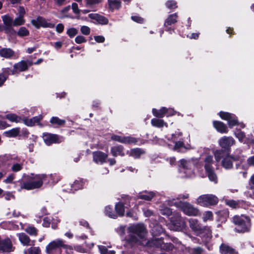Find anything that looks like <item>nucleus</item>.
<instances>
[{
  "mask_svg": "<svg viewBox=\"0 0 254 254\" xmlns=\"http://www.w3.org/2000/svg\"><path fill=\"white\" fill-rule=\"evenodd\" d=\"M127 230L129 235L127 241L131 246L135 245L153 246L166 251L172 250L174 248L171 243H164L161 238H154L151 241H147L145 238L146 231L143 224H138L131 225L128 227Z\"/></svg>",
  "mask_w": 254,
  "mask_h": 254,
  "instance_id": "nucleus-1",
  "label": "nucleus"
},
{
  "mask_svg": "<svg viewBox=\"0 0 254 254\" xmlns=\"http://www.w3.org/2000/svg\"><path fill=\"white\" fill-rule=\"evenodd\" d=\"M189 194H180L177 199L173 198L169 200L167 204L169 205H175L180 208L186 215L189 216H196L199 213L198 210L187 202L180 200L181 199H187L189 197Z\"/></svg>",
  "mask_w": 254,
  "mask_h": 254,
  "instance_id": "nucleus-2",
  "label": "nucleus"
},
{
  "mask_svg": "<svg viewBox=\"0 0 254 254\" xmlns=\"http://www.w3.org/2000/svg\"><path fill=\"white\" fill-rule=\"evenodd\" d=\"M47 178L45 174H31L26 177V181L21 183L20 188L28 190L39 188L47 181Z\"/></svg>",
  "mask_w": 254,
  "mask_h": 254,
  "instance_id": "nucleus-3",
  "label": "nucleus"
},
{
  "mask_svg": "<svg viewBox=\"0 0 254 254\" xmlns=\"http://www.w3.org/2000/svg\"><path fill=\"white\" fill-rule=\"evenodd\" d=\"M218 143L222 149L216 150L214 152L215 160L218 162L224 157L225 153H229L230 148L235 144V141L231 136H223L219 139Z\"/></svg>",
  "mask_w": 254,
  "mask_h": 254,
  "instance_id": "nucleus-4",
  "label": "nucleus"
},
{
  "mask_svg": "<svg viewBox=\"0 0 254 254\" xmlns=\"http://www.w3.org/2000/svg\"><path fill=\"white\" fill-rule=\"evenodd\" d=\"M233 222L237 226L235 231L239 233L249 232L251 228L250 218L245 215H235L233 217Z\"/></svg>",
  "mask_w": 254,
  "mask_h": 254,
  "instance_id": "nucleus-5",
  "label": "nucleus"
},
{
  "mask_svg": "<svg viewBox=\"0 0 254 254\" xmlns=\"http://www.w3.org/2000/svg\"><path fill=\"white\" fill-rule=\"evenodd\" d=\"M197 161L196 159L186 160L182 159L180 160L179 167L180 172L183 174L182 177H191L193 176V173L191 170V167Z\"/></svg>",
  "mask_w": 254,
  "mask_h": 254,
  "instance_id": "nucleus-6",
  "label": "nucleus"
},
{
  "mask_svg": "<svg viewBox=\"0 0 254 254\" xmlns=\"http://www.w3.org/2000/svg\"><path fill=\"white\" fill-rule=\"evenodd\" d=\"M185 222L180 214L176 213L173 215L169 224V228L173 231H179L185 227Z\"/></svg>",
  "mask_w": 254,
  "mask_h": 254,
  "instance_id": "nucleus-7",
  "label": "nucleus"
},
{
  "mask_svg": "<svg viewBox=\"0 0 254 254\" xmlns=\"http://www.w3.org/2000/svg\"><path fill=\"white\" fill-rule=\"evenodd\" d=\"M61 247L64 249L71 250V247L64 244L61 239H56L51 242L46 248L47 254H54V251Z\"/></svg>",
  "mask_w": 254,
  "mask_h": 254,
  "instance_id": "nucleus-8",
  "label": "nucleus"
},
{
  "mask_svg": "<svg viewBox=\"0 0 254 254\" xmlns=\"http://www.w3.org/2000/svg\"><path fill=\"white\" fill-rule=\"evenodd\" d=\"M218 202V197L213 194H204L197 199V203L201 206H209L216 204Z\"/></svg>",
  "mask_w": 254,
  "mask_h": 254,
  "instance_id": "nucleus-9",
  "label": "nucleus"
},
{
  "mask_svg": "<svg viewBox=\"0 0 254 254\" xmlns=\"http://www.w3.org/2000/svg\"><path fill=\"white\" fill-rule=\"evenodd\" d=\"M28 68V65L26 62L21 61L14 64L13 70H10L9 68H4L3 73L5 75L17 74L19 72L26 70Z\"/></svg>",
  "mask_w": 254,
  "mask_h": 254,
  "instance_id": "nucleus-10",
  "label": "nucleus"
},
{
  "mask_svg": "<svg viewBox=\"0 0 254 254\" xmlns=\"http://www.w3.org/2000/svg\"><path fill=\"white\" fill-rule=\"evenodd\" d=\"M31 23L38 29L41 27L50 28H53L55 27L54 24L49 22L48 20L41 16H38L36 19L31 20Z\"/></svg>",
  "mask_w": 254,
  "mask_h": 254,
  "instance_id": "nucleus-11",
  "label": "nucleus"
},
{
  "mask_svg": "<svg viewBox=\"0 0 254 254\" xmlns=\"http://www.w3.org/2000/svg\"><path fill=\"white\" fill-rule=\"evenodd\" d=\"M4 26L6 27L5 33L9 36L16 34V31L12 27L13 26V18L7 15L1 17Z\"/></svg>",
  "mask_w": 254,
  "mask_h": 254,
  "instance_id": "nucleus-12",
  "label": "nucleus"
},
{
  "mask_svg": "<svg viewBox=\"0 0 254 254\" xmlns=\"http://www.w3.org/2000/svg\"><path fill=\"white\" fill-rule=\"evenodd\" d=\"M219 116L222 119L228 121V125L231 128L238 124L236 117L234 114H231L228 112H220Z\"/></svg>",
  "mask_w": 254,
  "mask_h": 254,
  "instance_id": "nucleus-13",
  "label": "nucleus"
},
{
  "mask_svg": "<svg viewBox=\"0 0 254 254\" xmlns=\"http://www.w3.org/2000/svg\"><path fill=\"white\" fill-rule=\"evenodd\" d=\"M111 139L113 140L126 143V144H135L137 142V139L132 136H124L114 135L112 136Z\"/></svg>",
  "mask_w": 254,
  "mask_h": 254,
  "instance_id": "nucleus-14",
  "label": "nucleus"
},
{
  "mask_svg": "<svg viewBox=\"0 0 254 254\" xmlns=\"http://www.w3.org/2000/svg\"><path fill=\"white\" fill-rule=\"evenodd\" d=\"M229 153H225L226 156L222 161V165L226 169H230L233 167V161L238 160L240 157L238 156H232L229 155Z\"/></svg>",
  "mask_w": 254,
  "mask_h": 254,
  "instance_id": "nucleus-15",
  "label": "nucleus"
},
{
  "mask_svg": "<svg viewBox=\"0 0 254 254\" xmlns=\"http://www.w3.org/2000/svg\"><path fill=\"white\" fill-rule=\"evenodd\" d=\"M14 247L10 239L6 238L3 240L0 239V252H8L13 251Z\"/></svg>",
  "mask_w": 254,
  "mask_h": 254,
  "instance_id": "nucleus-16",
  "label": "nucleus"
},
{
  "mask_svg": "<svg viewBox=\"0 0 254 254\" xmlns=\"http://www.w3.org/2000/svg\"><path fill=\"white\" fill-rule=\"evenodd\" d=\"M43 138L45 143L48 145L60 142L59 136L56 134L48 133H44Z\"/></svg>",
  "mask_w": 254,
  "mask_h": 254,
  "instance_id": "nucleus-17",
  "label": "nucleus"
},
{
  "mask_svg": "<svg viewBox=\"0 0 254 254\" xmlns=\"http://www.w3.org/2000/svg\"><path fill=\"white\" fill-rule=\"evenodd\" d=\"M108 155L101 151H95L93 153V160L97 164H103L106 161Z\"/></svg>",
  "mask_w": 254,
  "mask_h": 254,
  "instance_id": "nucleus-18",
  "label": "nucleus"
},
{
  "mask_svg": "<svg viewBox=\"0 0 254 254\" xmlns=\"http://www.w3.org/2000/svg\"><path fill=\"white\" fill-rule=\"evenodd\" d=\"M189 224L191 229L196 233H200L201 234L205 229L195 219H190L189 220Z\"/></svg>",
  "mask_w": 254,
  "mask_h": 254,
  "instance_id": "nucleus-19",
  "label": "nucleus"
},
{
  "mask_svg": "<svg viewBox=\"0 0 254 254\" xmlns=\"http://www.w3.org/2000/svg\"><path fill=\"white\" fill-rule=\"evenodd\" d=\"M18 239L20 243L24 246H33L34 241H31L29 237L25 233H21L17 234Z\"/></svg>",
  "mask_w": 254,
  "mask_h": 254,
  "instance_id": "nucleus-20",
  "label": "nucleus"
},
{
  "mask_svg": "<svg viewBox=\"0 0 254 254\" xmlns=\"http://www.w3.org/2000/svg\"><path fill=\"white\" fill-rule=\"evenodd\" d=\"M88 17L95 20L97 23L101 24H106L108 22L107 18L97 13H90L88 15Z\"/></svg>",
  "mask_w": 254,
  "mask_h": 254,
  "instance_id": "nucleus-21",
  "label": "nucleus"
},
{
  "mask_svg": "<svg viewBox=\"0 0 254 254\" xmlns=\"http://www.w3.org/2000/svg\"><path fill=\"white\" fill-rule=\"evenodd\" d=\"M128 206V204L126 203L124 204L122 202H119L117 203L115 205V210L116 211V213L117 214V216H124L125 211V208H127Z\"/></svg>",
  "mask_w": 254,
  "mask_h": 254,
  "instance_id": "nucleus-22",
  "label": "nucleus"
},
{
  "mask_svg": "<svg viewBox=\"0 0 254 254\" xmlns=\"http://www.w3.org/2000/svg\"><path fill=\"white\" fill-rule=\"evenodd\" d=\"M221 254H239L233 248L226 244H222L220 247Z\"/></svg>",
  "mask_w": 254,
  "mask_h": 254,
  "instance_id": "nucleus-23",
  "label": "nucleus"
},
{
  "mask_svg": "<svg viewBox=\"0 0 254 254\" xmlns=\"http://www.w3.org/2000/svg\"><path fill=\"white\" fill-rule=\"evenodd\" d=\"M42 119V117L41 116H38L34 117L31 119H25L23 120V122L26 126H33L36 124H38Z\"/></svg>",
  "mask_w": 254,
  "mask_h": 254,
  "instance_id": "nucleus-24",
  "label": "nucleus"
},
{
  "mask_svg": "<svg viewBox=\"0 0 254 254\" xmlns=\"http://www.w3.org/2000/svg\"><path fill=\"white\" fill-rule=\"evenodd\" d=\"M213 126L216 130L221 133H226L228 132L227 126L221 122L214 121Z\"/></svg>",
  "mask_w": 254,
  "mask_h": 254,
  "instance_id": "nucleus-25",
  "label": "nucleus"
},
{
  "mask_svg": "<svg viewBox=\"0 0 254 254\" xmlns=\"http://www.w3.org/2000/svg\"><path fill=\"white\" fill-rule=\"evenodd\" d=\"M155 193L153 191H145L139 193L137 195V198L149 201L152 199V198L155 196Z\"/></svg>",
  "mask_w": 254,
  "mask_h": 254,
  "instance_id": "nucleus-26",
  "label": "nucleus"
},
{
  "mask_svg": "<svg viewBox=\"0 0 254 254\" xmlns=\"http://www.w3.org/2000/svg\"><path fill=\"white\" fill-rule=\"evenodd\" d=\"M14 55V52L10 48H2L0 50V56L1 57L9 59Z\"/></svg>",
  "mask_w": 254,
  "mask_h": 254,
  "instance_id": "nucleus-27",
  "label": "nucleus"
},
{
  "mask_svg": "<svg viewBox=\"0 0 254 254\" xmlns=\"http://www.w3.org/2000/svg\"><path fill=\"white\" fill-rule=\"evenodd\" d=\"M129 156L134 158H139L141 155L144 154V151L140 148H134L128 151L127 153Z\"/></svg>",
  "mask_w": 254,
  "mask_h": 254,
  "instance_id": "nucleus-28",
  "label": "nucleus"
},
{
  "mask_svg": "<svg viewBox=\"0 0 254 254\" xmlns=\"http://www.w3.org/2000/svg\"><path fill=\"white\" fill-rule=\"evenodd\" d=\"M111 151L113 156L115 157L118 155L123 156L125 155L122 146H114L111 148Z\"/></svg>",
  "mask_w": 254,
  "mask_h": 254,
  "instance_id": "nucleus-29",
  "label": "nucleus"
},
{
  "mask_svg": "<svg viewBox=\"0 0 254 254\" xmlns=\"http://www.w3.org/2000/svg\"><path fill=\"white\" fill-rule=\"evenodd\" d=\"M177 18L178 15L177 13H174L170 15L164 22V26L165 27H167L169 25L175 23L177 21Z\"/></svg>",
  "mask_w": 254,
  "mask_h": 254,
  "instance_id": "nucleus-30",
  "label": "nucleus"
},
{
  "mask_svg": "<svg viewBox=\"0 0 254 254\" xmlns=\"http://www.w3.org/2000/svg\"><path fill=\"white\" fill-rule=\"evenodd\" d=\"M151 124L153 126L157 127H162L164 126L167 127V123L162 119L154 118L151 120Z\"/></svg>",
  "mask_w": 254,
  "mask_h": 254,
  "instance_id": "nucleus-31",
  "label": "nucleus"
},
{
  "mask_svg": "<svg viewBox=\"0 0 254 254\" xmlns=\"http://www.w3.org/2000/svg\"><path fill=\"white\" fill-rule=\"evenodd\" d=\"M213 163L212 156L210 155L207 156L204 160V168L206 171L213 169L212 167Z\"/></svg>",
  "mask_w": 254,
  "mask_h": 254,
  "instance_id": "nucleus-32",
  "label": "nucleus"
},
{
  "mask_svg": "<svg viewBox=\"0 0 254 254\" xmlns=\"http://www.w3.org/2000/svg\"><path fill=\"white\" fill-rule=\"evenodd\" d=\"M243 202V201L240 200L236 201L234 200H226V204L233 208L240 207Z\"/></svg>",
  "mask_w": 254,
  "mask_h": 254,
  "instance_id": "nucleus-33",
  "label": "nucleus"
},
{
  "mask_svg": "<svg viewBox=\"0 0 254 254\" xmlns=\"http://www.w3.org/2000/svg\"><path fill=\"white\" fill-rule=\"evenodd\" d=\"M166 108L162 107L160 110L156 109H152V113L154 116L158 118H163L165 116Z\"/></svg>",
  "mask_w": 254,
  "mask_h": 254,
  "instance_id": "nucleus-34",
  "label": "nucleus"
},
{
  "mask_svg": "<svg viewBox=\"0 0 254 254\" xmlns=\"http://www.w3.org/2000/svg\"><path fill=\"white\" fill-rule=\"evenodd\" d=\"M105 213L106 215L112 218H117V214L115 213L110 206H107L105 208Z\"/></svg>",
  "mask_w": 254,
  "mask_h": 254,
  "instance_id": "nucleus-35",
  "label": "nucleus"
},
{
  "mask_svg": "<svg viewBox=\"0 0 254 254\" xmlns=\"http://www.w3.org/2000/svg\"><path fill=\"white\" fill-rule=\"evenodd\" d=\"M50 123L53 125H58L61 126L64 125L65 124V121L64 120L60 119L57 117H53L50 120Z\"/></svg>",
  "mask_w": 254,
  "mask_h": 254,
  "instance_id": "nucleus-36",
  "label": "nucleus"
},
{
  "mask_svg": "<svg viewBox=\"0 0 254 254\" xmlns=\"http://www.w3.org/2000/svg\"><path fill=\"white\" fill-rule=\"evenodd\" d=\"M164 232L163 228L159 225H156L151 229V233L153 236H157Z\"/></svg>",
  "mask_w": 254,
  "mask_h": 254,
  "instance_id": "nucleus-37",
  "label": "nucleus"
},
{
  "mask_svg": "<svg viewBox=\"0 0 254 254\" xmlns=\"http://www.w3.org/2000/svg\"><path fill=\"white\" fill-rule=\"evenodd\" d=\"M16 34L19 37H25L29 35V30L25 27H21L17 32L16 31Z\"/></svg>",
  "mask_w": 254,
  "mask_h": 254,
  "instance_id": "nucleus-38",
  "label": "nucleus"
},
{
  "mask_svg": "<svg viewBox=\"0 0 254 254\" xmlns=\"http://www.w3.org/2000/svg\"><path fill=\"white\" fill-rule=\"evenodd\" d=\"M19 131V128H14L5 132V133L8 137H16L18 135Z\"/></svg>",
  "mask_w": 254,
  "mask_h": 254,
  "instance_id": "nucleus-39",
  "label": "nucleus"
},
{
  "mask_svg": "<svg viewBox=\"0 0 254 254\" xmlns=\"http://www.w3.org/2000/svg\"><path fill=\"white\" fill-rule=\"evenodd\" d=\"M206 172L207 173L208 177L210 181L214 182V183H217V177L216 175L215 174L213 171V169H210V170H207Z\"/></svg>",
  "mask_w": 254,
  "mask_h": 254,
  "instance_id": "nucleus-40",
  "label": "nucleus"
},
{
  "mask_svg": "<svg viewBox=\"0 0 254 254\" xmlns=\"http://www.w3.org/2000/svg\"><path fill=\"white\" fill-rule=\"evenodd\" d=\"M23 161L19 163H14L11 167V170L14 172H17L21 170L23 168Z\"/></svg>",
  "mask_w": 254,
  "mask_h": 254,
  "instance_id": "nucleus-41",
  "label": "nucleus"
},
{
  "mask_svg": "<svg viewBox=\"0 0 254 254\" xmlns=\"http://www.w3.org/2000/svg\"><path fill=\"white\" fill-rule=\"evenodd\" d=\"M41 252L39 247H31L24 251L25 254H40Z\"/></svg>",
  "mask_w": 254,
  "mask_h": 254,
  "instance_id": "nucleus-42",
  "label": "nucleus"
},
{
  "mask_svg": "<svg viewBox=\"0 0 254 254\" xmlns=\"http://www.w3.org/2000/svg\"><path fill=\"white\" fill-rule=\"evenodd\" d=\"M25 231L30 235L36 236L38 234V230L33 226H28L25 229Z\"/></svg>",
  "mask_w": 254,
  "mask_h": 254,
  "instance_id": "nucleus-43",
  "label": "nucleus"
},
{
  "mask_svg": "<svg viewBox=\"0 0 254 254\" xmlns=\"http://www.w3.org/2000/svg\"><path fill=\"white\" fill-rule=\"evenodd\" d=\"M25 23V20L23 17L18 16L15 18L14 20L13 19V24L14 26H18L24 24Z\"/></svg>",
  "mask_w": 254,
  "mask_h": 254,
  "instance_id": "nucleus-44",
  "label": "nucleus"
},
{
  "mask_svg": "<svg viewBox=\"0 0 254 254\" xmlns=\"http://www.w3.org/2000/svg\"><path fill=\"white\" fill-rule=\"evenodd\" d=\"M175 143L172 149L174 150L180 151L182 148L185 147L183 139L180 140L178 141H175Z\"/></svg>",
  "mask_w": 254,
  "mask_h": 254,
  "instance_id": "nucleus-45",
  "label": "nucleus"
},
{
  "mask_svg": "<svg viewBox=\"0 0 254 254\" xmlns=\"http://www.w3.org/2000/svg\"><path fill=\"white\" fill-rule=\"evenodd\" d=\"M5 118L12 122H18L20 118L14 114H9L5 116Z\"/></svg>",
  "mask_w": 254,
  "mask_h": 254,
  "instance_id": "nucleus-46",
  "label": "nucleus"
},
{
  "mask_svg": "<svg viewBox=\"0 0 254 254\" xmlns=\"http://www.w3.org/2000/svg\"><path fill=\"white\" fill-rule=\"evenodd\" d=\"M98 248L101 254H115V251H109L105 246H98Z\"/></svg>",
  "mask_w": 254,
  "mask_h": 254,
  "instance_id": "nucleus-47",
  "label": "nucleus"
},
{
  "mask_svg": "<svg viewBox=\"0 0 254 254\" xmlns=\"http://www.w3.org/2000/svg\"><path fill=\"white\" fill-rule=\"evenodd\" d=\"M109 6L111 8H119L120 7L121 2L118 0H108Z\"/></svg>",
  "mask_w": 254,
  "mask_h": 254,
  "instance_id": "nucleus-48",
  "label": "nucleus"
},
{
  "mask_svg": "<svg viewBox=\"0 0 254 254\" xmlns=\"http://www.w3.org/2000/svg\"><path fill=\"white\" fill-rule=\"evenodd\" d=\"M83 181L82 180H79L75 181L71 186L72 188L74 190L81 189L83 187Z\"/></svg>",
  "mask_w": 254,
  "mask_h": 254,
  "instance_id": "nucleus-49",
  "label": "nucleus"
},
{
  "mask_svg": "<svg viewBox=\"0 0 254 254\" xmlns=\"http://www.w3.org/2000/svg\"><path fill=\"white\" fill-rule=\"evenodd\" d=\"M235 134L236 137L238 138L240 141L244 143V141L247 138L245 137L244 132L240 130H237L235 132Z\"/></svg>",
  "mask_w": 254,
  "mask_h": 254,
  "instance_id": "nucleus-50",
  "label": "nucleus"
},
{
  "mask_svg": "<svg viewBox=\"0 0 254 254\" xmlns=\"http://www.w3.org/2000/svg\"><path fill=\"white\" fill-rule=\"evenodd\" d=\"M160 213L163 215L169 216L172 214V210L167 207L162 206L160 209Z\"/></svg>",
  "mask_w": 254,
  "mask_h": 254,
  "instance_id": "nucleus-51",
  "label": "nucleus"
},
{
  "mask_svg": "<svg viewBox=\"0 0 254 254\" xmlns=\"http://www.w3.org/2000/svg\"><path fill=\"white\" fill-rule=\"evenodd\" d=\"M182 135L183 133L182 132L179 130L176 131L175 133L172 134V140L173 141H176L178 139H183V138H181Z\"/></svg>",
  "mask_w": 254,
  "mask_h": 254,
  "instance_id": "nucleus-52",
  "label": "nucleus"
},
{
  "mask_svg": "<svg viewBox=\"0 0 254 254\" xmlns=\"http://www.w3.org/2000/svg\"><path fill=\"white\" fill-rule=\"evenodd\" d=\"M213 219V214L211 211H206L203 214L202 219L206 222L207 220H211Z\"/></svg>",
  "mask_w": 254,
  "mask_h": 254,
  "instance_id": "nucleus-53",
  "label": "nucleus"
},
{
  "mask_svg": "<svg viewBox=\"0 0 254 254\" xmlns=\"http://www.w3.org/2000/svg\"><path fill=\"white\" fill-rule=\"evenodd\" d=\"M166 6L169 9H175L177 7V2L174 0H168L166 2Z\"/></svg>",
  "mask_w": 254,
  "mask_h": 254,
  "instance_id": "nucleus-54",
  "label": "nucleus"
},
{
  "mask_svg": "<svg viewBox=\"0 0 254 254\" xmlns=\"http://www.w3.org/2000/svg\"><path fill=\"white\" fill-rule=\"evenodd\" d=\"M78 33L77 30L75 28H70L67 30V34L70 37L72 38L75 36Z\"/></svg>",
  "mask_w": 254,
  "mask_h": 254,
  "instance_id": "nucleus-55",
  "label": "nucleus"
},
{
  "mask_svg": "<svg viewBox=\"0 0 254 254\" xmlns=\"http://www.w3.org/2000/svg\"><path fill=\"white\" fill-rule=\"evenodd\" d=\"M81 32L85 35H88L90 34V29L86 26H82L80 28Z\"/></svg>",
  "mask_w": 254,
  "mask_h": 254,
  "instance_id": "nucleus-56",
  "label": "nucleus"
},
{
  "mask_svg": "<svg viewBox=\"0 0 254 254\" xmlns=\"http://www.w3.org/2000/svg\"><path fill=\"white\" fill-rule=\"evenodd\" d=\"M75 41L77 44H80L86 42V39L82 36H77L75 38Z\"/></svg>",
  "mask_w": 254,
  "mask_h": 254,
  "instance_id": "nucleus-57",
  "label": "nucleus"
},
{
  "mask_svg": "<svg viewBox=\"0 0 254 254\" xmlns=\"http://www.w3.org/2000/svg\"><path fill=\"white\" fill-rule=\"evenodd\" d=\"M176 112L172 108H169L167 109L166 108V111H165V116L169 117L171 116H173L175 115Z\"/></svg>",
  "mask_w": 254,
  "mask_h": 254,
  "instance_id": "nucleus-58",
  "label": "nucleus"
},
{
  "mask_svg": "<svg viewBox=\"0 0 254 254\" xmlns=\"http://www.w3.org/2000/svg\"><path fill=\"white\" fill-rule=\"evenodd\" d=\"M131 19L132 20H133L135 22H138V23H142L143 22V19L138 16H131Z\"/></svg>",
  "mask_w": 254,
  "mask_h": 254,
  "instance_id": "nucleus-59",
  "label": "nucleus"
},
{
  "mask_svg": "<svg viewBox=\"0 0 254 254\" xmlns=\"http://www.w3.org/2000/svg\"><path fill=\"white\" fill-rule=\"evenodd\" d=\"M3 196L4 198L7 200H10L11 199L14 198V197L13 194L10 192H6L3 194Z\"/></svg>",
  "mask_w": 254,
  "mask_h": 254,
  "instance_id": "nucleus-60",
  "label": "nucleus"
},
{
  "mask_svg": "<svg viewBox=\"0 0 254 254\" xmlns=\"http://www.w3.org/2000/svg\"><path fill=\"white\" fill-rule=\"evenodd\" d=\"M72 9L73 12L75 14H78L80 12V10H79L78 8V5L76 3H73L72 4Z\"/></svg>",
  "mask_w": 254,
  "mask_h": 254,
  "instance_id": "nucleus-61",
  "label": "nucleus"
},
{
  "mask_svg": "<svg viewBox=\"0 0 254 254\" xmlns=\"http://www.w3.org/2000/svg\"><path fill=\"white\" fill-rule=\"evenodd\" d=\"M202 252V250L200 248H196L192 249L191 250V253L192 254H201Z\"/></svg>",
  "mask_w": 254,
  "mask_h": 254,
  "instance_id": "nucleus-62",
  "label": "nucleus"
},
{
  "mask_svg": "<svg viewBox=\"0 0 254 254\" xmlns=\"http://www.w3.org/2000/svg\"><path fill=\"white\" fill-rule=\"evenodd\" d=\"M14 176L13 174L9 175L6 179L4 180V182L6 184L10 183L14 180Z\"/></svg>",
  "mask_w": 254,
  "mask_h": 254,
  "instance_id": "nucleus-63",
  "label": "nucleus"
},
{
  "mask_svg": "<svg viewBox=\"0 0 254 254\" xmlns=\"http://www.w3.org/2000/svg\"><path fill=\"white\" fill-rule=\"evenodd\" d=\"M56 29V31L58 33H61L63 31L64 29V26L63 24L59 23L57 25Z\"/></svg>",
  "mask_w": 254,
  "mask_h": 254,
  "instance_id": "nucleus-64",
  "label": "nucleus"
}]
</instances>
